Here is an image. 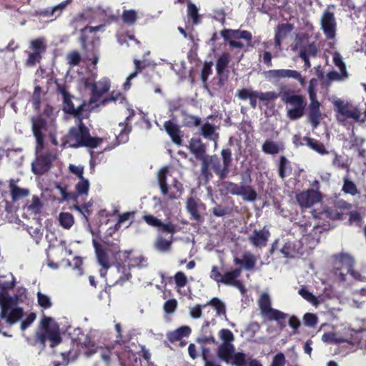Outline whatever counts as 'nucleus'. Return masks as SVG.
I'll list each match as a JSON object with an SVG mask.
<instances>
[{"mask_svg":"<svg viewBox=\"0 0 366 366\" xmlns=\"http://www.w3.org/2000/svg\"><path fill=\"white\" fill-rule=\"evenodd\" d=\"M47 340H49L51 347H55L61 342L62 337L59 325L53 318L44 316L40 321L38 330L35 333L34 342L44 349Z\"/></svg>","mask_w":366,"mask_h":366,"instance_id":"nucleus-1","label":"nucleus"},{"mask_svg":"<svg viewBox=\"0 0 366 366\" xmlns=\"http://www.w3.org/2000/svg\"><path fill=\"white\" fill-rule=\"evenodd\" d=\"M97 74L93 72V111L100 107H104L111 102H116L119 99H124L125 97L121 92L112 91L108 97H104L111 87V80L104 76L98 81H95Z\"/></svg>","mask_w":366,"mask_h":366,"instance_id":"nucleus-2","label":"nucleus"},{"mask_svg":"<svg viewBox=\"0 0 366 366\" xmlns=\"http://www.w3.org/2000/svg\"><path fill=\"white\" fill-rule=\"evenodd\" d=\"M131 253L127 251H119L116 254V267L119 274V278L116 280V284L123 285L132 277L130 272L131 267L137 266L144 267L147 265V260L145 257L139 256L133 259L134 263H131Z\"/></svg>","mask_w":366,"mask_h":366,"instance_id":"nucleus-3","label":"nucleus"},{"mask_svg":"<svg viewBox=\"0 0 366 366\" xmlns=\"http://www.w3.org/2000/svg\"><path fill=\"white\" fill-rule=\"evenodd\" d=\"M82 119H79L78 127H71L69 129L65 139L62 140L61 147L64 148L67 144L74 148L86 146L92 156V137L89 129L83 124ZM89 164L92 166V158L89 160Z\"/></svg>","mask_w":366,"mask_h":366,"instance_id":"nucleus-4","label":"nucleus"},{"mask_svg":"<svg viewBox=\"0 0 366 366\" xmlns=\"http://www.w3.org/2000/svg\"><path fill=\"white\" fill-rule=\"evenodd\" d=\"M251 182L252 179L249 174L247 175V181L242 182L240 184L230 181H224L221 184L222 192L225 194L240 196L247 202H254L257 198V193L250 184Z\"/></svg>","mask_w":366,"mask_h":366,"instance_id":"nucleus-5","label":"nucleus"},{"mask_svg":"<svg viewBox=\"0 0 366 366\" xmlns=\"http://www.w3.org/2000/svg\"><path fill=\"white\" fill-rule=\"evenodd\" d=\"M280 98L283 102L293 107L287 110V117L290 119L295 120L304 115L307 104L303 96L296 94L294 91L282 89L280 91Z\"/></svg>","mask_w":366,"mask_h":366,"instance_id":"nucleus-6","label":"nucleus"},{"mask_svg":"<svg viewBox=\"0 0 366 366\" xmlns=\"http://www.w3.org/2000/svg\"><path fill=\"white\" fill-rule=\"evenodd\" d=\"M58 154L56 149H46L43 152L35 154V159L31 163V171L36 175H43L47 173L56 160Z\"/></svg>","mask_w":366,"mask_h":366,"instance_id":"nucleus-7","label":"nucleus"},{"mask_svg":"<svg viewBox=\"0 0 366 366\" xmlns=\"http://www.w3.org/2000/svg\"><path fill=\"white\" fill-rule=\"evenodd\" d=\"M57 92L62 95L63 98V111L69 114L74 115L78 119L88 118L89 117V111L86 107L89 106L84 103L79 105L76 108L74 107L71 99V96L67 91L64 84H57Z\"/></svg>","mask_w":366,"mask_h":366,"instance_id":"nucleus-8","label":"nucleus"},{"mask_svg":"<svg viewBox=\"0 0 366 366\" xmlns=\"http://www.w3.org/2000/svg\"><path fill=\"white\" fill-rule=\"evenodd\" d=\"M93 247L95 249L97 262L102 267L100 272L101 275L103 276L111 266L109 256L114 254L116 257L118 252L115 251V244L110 242H99L93 239Z\"/></svg>","mask_w":366,"mask_h":366,"instance_id":"nucleus-9","label":"nucleus"},{"mask_svg":"<svg viewBox=\"0 0 366 366\" xmlns=\"http://www.w3.org/2000/svg\"><path fill=\"white\" fill-rule=\"evenodd\" d=\"M14 304L13 298L7 293H0L1 317L6 320L10 325L19 320L24 313L23 309L21 307L11 309Z\"/></svg>","mask_w":366,"mask_h":366,"instance_id":"nucleus-10","label":"nucleus"},{"mask_svg":"<svg viewBox=\"0 0 366 366\" xmlns=\"http://www.w3.org/2000/svg\"><path fill=\"white\" fill-rule=\"evenodd\" d=\"M355 259L347 253H339L333 255V272L339 276L342 281L345 280V276L355 265Z\"/></svg>","mask_w":366,"mask_h":366,"instance_id":"nucleus-11","label":"nucleus"},{"mask_svg":"<svg viewBox=\"0 0 366 366\" xmlns=\"http://www.w3.org/2000/svg\"><path fill=\"white\" fill-rule=\"evenodd\" d=\"M242 269L237 267L231 271H227L222 274L218 266L213 265L209 274V277L218 285L223 284L232 286L241 275Z\"/></svg>","mask_w":366,"mask_h":366,"instance_id":"nucleus-12","label":"nucleus"},{"mask_svg":"<svg viewBox=\"0 0 366 366\" xmlns=\"http://www.w3.org/2000/svg\"><path fill=\"white\" fill-rule=\"evenodd\" d=\"M334 9V5H330L324 11L320 19L321 28L328 39H333L336 35L337 22L335 14L330 9Z\"/></svg>","mask_w":366,"mask_h":366,"instance_id":"nucleus-13","label":"nucleus"},{"mask_svg":"<svg viewBox=\"0 0 366 366\" xmlns=\"http://www.w3.org/2000/svg\"><path fill=\"white\" fill-rule=\"evenodd\" d=\"M322 198L321 193L314 189H308L297 194L296 196L298 204L301 207L305 208L312 207L314 204L321 202Z\"/></svg>","mask_w":366,"mask_h":366,"instance_id":"nucleus-14","label":"nucleus"},{"mask_svg":"<svg viewBox=\"0 0 366 366\" xmlns=\"http://www.w3.org/2000/svg\"><path fill=\"white\" fill-rule=\"evenodd\" d=\"M309 94V98L310 100V103L309 104V113L308 117L310 123L312 124L313 128H317V126L320 123L321 119V112L320 109V103L317 100L316 91H307Z\"/></svg>","mask_w":366,"mask_h":366,"instance_id":"nucleus-15","label":"nucleus"},{"mask_svg":"<svg viewBox=\"0 0 366 366\" xmlns=\"http://www.w3.org/2000/svg\"><path fill=\"white\" fill-rule=\"evenodd\" d=\"M222 34L225 40L229 41L230 46H243L242 43L236 41L238 39H244L247 43H250L252 40V34L246 30L225 29L222 31Z\"/></svg>","mask_w":366,"mask_h":366,"instance_id":"nucleus-16","label":"nucleus"},{"mask_svg":"<svg viewBox=\"0 0 366 366\" xmlns=\"http://www.w3.org/2000/svg\"><path fill=\"white\" fill-rule=\"evenodd\" d=\"M336 111L345 118L360 122V112L356 107L338 99L334 102Z\"/></svg>","mask_w":366,"mask_h":366,"instance_id":"nucleus-17","label":"nucleus"},{"mask_svg":"<svg viewBox=\"0 0 366 366\" xmlns=\"http://www.w3.org/2000/svg\"><path fill=\"white\" fill-rule=\"evenodd\" d=\"M134 115V112L132 110L131 114L127 117L124 122H121L119 126L122 129L118 135L116 136L115 142L112 144H109L104 149V151H109L115 148L120 144L126 143L129 140V134L132 131V126L127 122L129 119Z\"/></svg>","mask_w":366,"mask_h":366,"instance_id":"nucleus-18","label":"nucleus"},{"mask_svg":"<svg viewBox=\"0 0 366 366\" xmlns=\"http://www.w3.org/2000/svg\"><path fill=\"white\" fill-rule=\"evenodd\" d=\"M269 237L270 232L267 226H264L262 229H254L248 241L253 247L261 249L267 246Z\"/></svg>","mask_w":366,"mask_h":366,"instance_id":"nucleus-19","label":"nucleus"},{"mask_svg":"<svg viewBox=\"0 0 366 366\" xmlns=\"http://www.w3.org/2000/svg\"><path fill=\"white\" fill-rule=\"evenodd\" d=\"M188 149L197 159H202L208 157L206 154L207 146L202 142L200 138L192 137L189 141Z\"/></svg>","mask_w":366,"mask_h":366,"instance_id":"nucleus-20","label":"nucleus"},{"mask_svg":"<svg viewBox=\"0 0 366 366\" xmlns=\"http://www.w3.org/2000/svg\"><path fill=\"white\" fill-rule=\"evenodd\" d=\"M164 128L167 134L171 138L173 143L178 146L182 145V138L181 135L180 127L171 120H167L164 123Z\"/></svg>","mask_w":366,"mask_h":366,"instance_id":"nucleus-21","label":"nucleus"},{"mask_svg":"<svg viewBox=\"0 0 366 366\" xmlns=\"http://www.w3.org/2000/svg\"><path fill=\"white\" fill-rule=\"evenodd\" d=\"M267 76L269 78L276 79H280L282 78H292L298 80L300 83H303L304 81V79L300 72L291 69L269 70L267 71Z\"/></svg>","mask_w":366,"mask_h":366,"instance_id":"nucleus-22","label":"nucleus"},{"mask_svg":"<svg viewBox=\"0 0 366 366\" xmlns=\"http://www.w3.org/2000/svg\"><path fill=\"white\" fill-rule=\"evenodd\" d=\"M92 12L89 10L84 11V12L75 16L71 22V25L75 30H82L84 28L92 27Z\"/></svg>","mask_w":366,"mask_h":366,"instance_id":"nucleus-23","label":"nucleus"},{"mask_svg":"<svg viewBox=\"0 0 366 366\" xmlns=\"http://www.w3.org/2000/svg\"><path fill=\"white\" fill-rule=\"evenodd\" d=\"M294 29V26L290 23L279 24L275 29V46H281L282 41L285 39Z\"/></svg>","mask_w":366,"mask_h":366,"instance_id":"nucleus-24","label":"nucleus"},{"mask_svg":"<svg viewBox=\"0 0 366 366\" xmlns=\"http://www.w3.org/2000/svg\"><path fill=\"white\" fill-rule=\"evenodd\" d=\"M209 166L219 179H224L228 176V172L224 169V164H221L219 157L216 155L208 156Z\"/></svg>","mask_w":366,"mask_h":366,"instance_id":"nucleus-25","label":"nucleus"},{"mask_svg":"<svg viewBox=\"0 0 366 366\" xmlns=\"http://www.w3.org/2000/svg\"><path fill=\"white\" fill-rule=\"evenodd\" d=\"M289 317V315L279 310L275 309L267 315L265 318L268 321H275L280 330H283L286 327V320Z\"/></svg>","mask_w":366,"mask_h":366,"instance_id":"nucleus-26","label":"nucleus"},{"mask_svg":"<svg viewBox=\"0 0 366 366\" xmlns=\"http://www.w3.org/2000/svg\"><path fill=\"white\" fill-rule=\"evenodd\" d=\"M257 259L255 256L249 252L243 254L242 259L235 257L234 263L235 265H242L246 270H252L256 264Z\"/></svg>","mask_w":366,"mask_h":366,"instance_id":"nucleus-27","label":"nucleus"},{"mask_svg":"<svg viewBox=\"0 0 366 366\" xmlns=\"http://www.w3.org/2000/svg\"><path fill=\"white\" fill-rule=\"evenodd\" d=\"M285 149L282 142H276L272 140H266L262 146V150L267 154H277Z\"/></svg>","mask_w":366,"mask_h":366,"instance_id":"nucleus-28","label":"nucleus"},{"mask_svg":"<svg viewBox=\"0 0 366 366\" xmlns=\"http://www.w3.org/2000/svg\"><path fill=\"white\" fill-rule=\"evenodd\" d=\"M234 352V347L232 344H222L217 350L218 357L226 362H229Z\"/></svg>","mask_w":366,"mask_h":366,"instance_id":"nucleus-29","label":"nucleus"},{"mask_svg":"<svg viewBox=\"0 0 366 366\" xmlns=\"http://www.w3.org/2000/svg\"><path fill=\"white\" fill-rule=\"evenodd\" d=\"M183 192V184L178 179H174L171 187H168V194L166 195L169 199L173 200L179 198Z\"/></svg>","mask_w":366,"mask_h":366,"instance_id":"nucleus-30","label":"nucleus"},{"mask_svg":"<svg viewBox=\"0 0 366 366\" xmlns=\"http://www.w3.org/2000/svg\"><path fill=\"white\" fill-rule=\"evenodd\" d=\"M259 307L261 311V314L266 317L269 315L272 311L275 309L271 307V300L268 294L263 293L259 300Z\"/></svg>","mask_w":366,"mask_h":366,"instance_id":"nucleus-31","label":"nucleus"},{"mask_svg":"<svg viewBox=\"0 0 366 366\" xmlns=\"http://www.w3.org/2000/svg\"><path fill=\"white\" fill-rule=\"evenodd\" d=\"M305 140L306 145L318 154L321 155H325L329 153V152L326 149L324 144L321 142L309 137H305Z\"/></svg>","mask_w":366,"mask_h":366,"instance_id":"nucleus-32","label":"nucleus"},{"mask_svg":"<svg viewBox=\"0 0 366 366\" xmlns=\"http://www.w3.org/2000/svg\"><path fill=\"white\" fill-rule=\"evenodd\" d=\"M9 188L11 191V199L13 202H16L20 199L28 196L29 194L28 189L20 188L16 186L13 179L10 181Z\"/></svg>","mask_w":366,"mask_h":366,"instance_id":"nucleus-33","label":"nucleus"},{"mask_svg":"<svg viewBox=\"0 0 366 366\" xmlns=\"http://www.w3.org/2000/svg\"><path fill=\"white\" fill-rule=\"evenodd\" d=\"M186 208L192 219L196 221L201 220L202 217L198 211V203L194 197H190L187 199Z\"/></svg>","mask_w":366,"mask_h":366,"instance_id":"nucleus-34","label":"nucleus"},{"mask_svg":"<svg viewBox=\"0 0 366 366\" xmlns=\"http://www.w3.org/2000/svg\"><path fill=\"white\" fill-rule=\"evenodd\" d=\"M291 172L292 168L288 159L284 156L280 157L278 164V174L280 177L284 179L290 174Z\"/></svg>","mask_w":366,"mask_h":366,"instance_id":"nucleus-35","label":"nucleus"},{"mask_svg":"<svg viewBox=\"0 0 366 366\" xmlns=\"http://www.w3.org/2000/svg\"><path fill=\"white\" fill-rule=\"evenodd\" d=\"M183 117V125L188 128H194L200 126L201 124V119L199 117L189 114L186 112L183 111L182 112Z\"/></svg>","mask_w":366,"mask_h":366,"instance_id":"nucleus-36","label":"nucleus"},{"mask_svg":"<svg viewBox=\"0 0 366 366\" xmlns=\"http://www.w3.org/2000/svg\"><path fill=\"white\" fill-rule=\"evenodd\" d=\"M213 63L212 61H204L201 69L200 76L203 87L208 89V78L212 73Z\"/></svg>","mask_w":366,"mask_h":366,"instance_id":"nucleus-37","label":"nucleus"},{"mask_svg":"<svg viewBox=\"0 0 366 366\" xmlns=\"http://www.w3.org/2000/svg\"><path fill=\"white\" fill-rule=\"evenodd\" d=\"M80 181L76 184L75 189L76 191L74 192L76 195V202L77 203V200L80 196L82 195H88V192L89 189V182L88 179L84 178L79 179Z\"/></svg>","mask_w":366,"mask_h":366,"instance_id":"nucleus-38","label":"nucleus"},{"mask_svg":"<svg viewBox=\"0 0 366 366\" xmlns=\"http://www.w3.org/2000/svg\"><path fill=\"white\" fill-rule=\"evenodd\" d=\"M212 306L217 312V315H225L226 313V307L224 303L221 301L217 297H213L209 301H208L206 304L203 305V307H206L207 306Z\"/></svg>","mask_w":366,"mask_h":366,"instance_id":"nucleus-39","label":"nucleus"},{"mask_svg":"<svg viewBox=\"0 0 366 366\" xmlns=\"http://www.w3.org/2000/svg\"><path fill=\"white\" fill-rule=\"evenodd\" d=\"M74 209L78 211L82 216V218L84 219L86 222H89V218L92 213V203L88 202L86 203H84L81 204H79V201L77 200V203L74 202Z\"/></svg>","mask_w":366,"mask_h":366,"instance_id":"nucleus-40","label":"nucleus"},{"mask_svg":"<svg viewBox=\"0 0 366 366\" xmlns=\"http://www.w3.org/2000/svg\"><path fill=\"white\" fill-rule=\"evenodd\" d=\"M169 172L167 167L162 168L158 172V184L163 194H168V184L167 183V176Z\"/></svg>","mask_w":366,"mask_h":366,"instance_id":"nucleus-41","label":"nucleus"},{"mask_svg":"<svg viewBox=\"0 0 366 366\" xmlns=\"http://www.w3.org/2000/svg\"><path fill=\"white\" fill-rule=\"evenodd\" d=\"M56 188L59 190L61 197L59 199V202H76V195L74 192H68V187L66 185L61 186L60 184L56 185Z\"/></svg>","mask_w":366,"mask_h":366,"instance_id":"nucleus-42","label":"nucleus"},{"mask_svg":"<svg viewBox=\"0 0 366 366\" xmlns=\"http://www.w3.org/2000/svg\"><path fill=\"white\" fill-rule=\"evenodd\" d=\"M201 134L210 140H215L218 137V134L215 133L214 127L208 122L202 126Z\"/></svg>","mask_w":366,"mask_h":366,"instance_id":"nucleus-43","label":"nucleus"},{"mask_svg":"<svg viewBox=\"0 0 366 366\" xmlns=\"http://www.w3.org/2000/svg\"><path fill=\"white\" fill-rule=\"evenodd\" d=\"M229 62V54L223 53L217 60L216 62V70L217 75L225 73V69L228 66Z\"/></svg>","mask_w":366,"mask_h":366,"instance_id":"nucleus-44","label":"nucleus"},{"mask_svg":"<svg viewBox=\"0 0 366 366\" xmlns=\"http://www.w3.org/2000/svg\"><path fill=\"white\" fill-rule=\"evenodd\" d=\"M47 122L46 120L38 117L32 119V132L33 134H43L42 131L46 129Z\"/></svg>","mask_w":366,"mask_h":366,"instance_id":"nucleus-45","label":"nucleus"},{"mask_svg":"<svg viewBox=\"0 0 366 366\" xmlns=\"http://www.w3.org/2000/svg\"><path fill=\"white\" fill-rule=\"evenodd\" d=\"M342 191L345 194L355 196L358 194V189L356 184L350 179L345 177L343 179V185Z\"/></svg>","mask_w":366,"mask_h":366,"instance_id":"nucleus-46","label":"nucleus"},{"mask_svg":"<svg viewBox=\"0 0 366 366\" xmlns=\"http://www.w3.org/2000/svg\"><path fill=\"white\" fill-rule=\"evenodd\" d=\"M149 51L144 52L142 60L134 59V64L135 69L132 73H136V76L139 73L142 72L144 68L150 65L149 61H148V59H146V55H149Z\"/></svg>","mask_w":366,"mask_h":366,"instance_id":"nucleus-47","label":"nucleus"},{"mask_svg":"<svg viewBox=\"0 0 366 366\" xmlns=\"http://www.w3.org/2000/svg\"><path fill=\"white\" fill-rule=\"evenodd\" d=\"M221 157L222 159V164L224 166V169H226L229 173V168L232 165V153L230 148H224L221 151Z\"/></svg>","mask_w":366,"mask_h":366,"instance_id":"nucleus-48","label":"nucleus"},{"mask_svg":"<svg viewBox=\"0 0 366 366\" xmlns=\"http://www.w3.org/2000/svg\"><path fill=\"white\" fill-rule=\"evenodd\" d=\"M35 51L29 55L27 64L34 66L39 63L41 59V53L44 51L46 47H34Z\"/></svg>","mask_w":366,"mask_h":366,"instance_id":"nucleus-49","label":"nucleus"},{"mask_svg":"<svg viewBox=\"0 0 366 366\" xmlns=\"http://www.w3.org/2000/svg\"><path fill=\"white\" fill-rule=\"evenodd\" d=\"M60 225L65 229H69L74 224V217L69 212H61L59 216Z\"/></svg>","mask_w":366,"mask_h":366,"instance_id":"nucleus-50","label":"nucleus"},{"mask_svg":"<svg viewBox=\"0 0 366 366\" xmlns=\"http://www.w3.org/2000/svg\"><path fill=\"white\" fill-rule=\"evenodd\" d=\"M347 141L348 144L345 146V148L349 149L359 148L362 145L364 142V139L356 136L353 130L352 131V133L350 135V139Z\"/></svg>","mask_w":366,"mask_h":366,"instance_id":"nucleus-51","label":"nucleus"},{"mask_svg":"<svg viewBox=\"0 0 366 366\" xmlns=\"http://www.w3.org/2000/svg\"><path fill=\"white\" fill-rule=\"evenodd\" d=\"M109 9H104L101 7H97L93 11V14L94 15L93 18L99 16L100 20L105 22H109L110 19H114V17L109 14Z\"/></svg>","mask_w":366,"mask_h":366,"instance_id":"nucleus-52","label":"nucleus"},{"mask_svg":"<svg viewBox=\"0 0 366 366\" xmlns=\"http://www.w3.org/2000/svg\"><path fill=\"white\" fill-rule=\"evenodd\" d=\"M172 240H167L162 237L157 238L155 242V248L160 252H167L171 249Z\"/></svg>","mask_w":366,"mask_h":366,"instance_id":"nucleus-53","label":"nucleus"},{"mask_svg":"<svg viewBox=\"0 0 366 366\" xmlns=\"http://www.w3.org/2000/svg\"><path fill=\"white\" fill-rule=\"evenodd\" d=\"M298 293L305 300L312 303L313 305L317 306L319 304L317 298L308 290L305 288H301L299 290Z\"/></svg>","mask_w":366,"mask_h":366,"instance_id":"nucleus-54","label":"nucleus"},{"mask_svg":"<svg viewBox=\"0 0 366 366\" xmlns=\"http://www.w3.org/2000/svg\"><path fill=\"white\" fill-rule=\"evenodd\" d=\"M201 163V174L203 176L204 179L207 182L212 179V174L209 171V166L208 162V157L199 159Z\"/></svg>","mask_w":366,"mask_h":366,"instance_id":"nucleus-55","label":"nucleus"},{"mask_svg":"<svg viewBox=\"0 0 366 366\" xmlns=\"http://www.w3.org/2000/svg\"><path fill=\"white\" fill-rule=\"evenodd\" d=\"M232 364L234 366H246V355L243 352H234L232 357Z\"/></svg>","mask_w":366,"mask_h":366,"instance_id":"nucleus-56","label":"nucleus"},{"mask_svg":"<svg viewBox=\"0 0 366 366\" xmlns=\"http://www.w3.org/2000/svg\"><path fill=\"white\" fill-rule=\"evenodd\" d=\"M212 212L214 216L220 217L229 214L232 212V209L228 207L217 204L212 208Z\"/></svg>","mask_w":366,"mask_h":366,"instance_id":"nucleus-57","label":"nucleus"},{"mask_svg":"<svg viewBox=\"0 0 366 366\" xmlns=\"http://www.w3.org/2000/svg\"><path fill=\"white\" fill-rule=\"evenodd\" d=\"M137 13L134 10H126L122 14V20L128 24H133L137 21Z\"/></svg>","mask_w":366,"mask_h":366,"instance_id":"nucleus-58","label":"nucleus"},{"mask_svg":"<svg viewBox=\"0 0 366 366\" xmlns=\"http://www.w3.org/2000/svg\"><path fill=\"white\" fill-rule=\"evenodd\" d=\"M362 217L357 211H351L349 212L348 222L350 225L355 224L358 227L362 226Z\"/></svg>","mask_w":366,"mask_h":366,"instance_id":"nucleus-59","label":"nucleus"},{"mask_svg":"<svg viewBox=\"0 0 366 366\" xmlns=\"http://www.w3.org/2000/svg\"><path fill=\"white\" fill-rule=\"evenodd\" d=\"M333 61L335 64L340 69V73L344 77L347 76V73L346 71V66L345 63L342 61V56L338 53H335L333 56Z\"/></svg>","mask_w":366,"mask_h":366,"instance_id":"nucleus-60","label":"nucleus"},{"mask_svg":"<svg viewBox=\"0 0 366 366\" xmlns=\"http://www.w3.org/2000/svg\"><path fill=\"white\" fill-rule=\"evenodd\" d=\"M37 301L39 305L44 309H49L52 305L49 297L40 292L37 293Z\"/></svg>","mask_w":366,"mask_h":366,"instance_id":"nucleus-61","label":"nucleus"},{"mask_svg":"<svg viewBox=\"0 0 366 366\" xmlns=\"http://www.w3.org/2000/svg\"><path fill=\"white\" fill-rule=\"evenodd\" d=\"M174 280L175 285L179 288L184 287L188 282L187 276L182 271H179L174 274Z\"/></svg>","mask_w":366,"mask_h":366,"instance_id":"nucleus-62","label":"nucleus"},{"mask_svg":"<svg viewBox=\"0 0 366 366\" xmlns=\"http://www.w3.org/2000/svg\"><path fill=\"white\" fill-rule=\"evenodd\" d=\"M220 339L224 342L222 344H231L234 339L233 333L229 329H222L219 332Z\"/></svg>","mask_w":366,"mask_h":366,"instance_id":"nucleus-63","label":"nucleus"},{"mask_svg":"<svg viewBox=\"0 0 366 366\" xmlns=\"http://www.w3.org/2000/svg\"><path fill=\"white\" fill-rule=\"evenodd\" d=\"M304 324L310 327H314L317 324V317L313 313H305L303 316Z\"/></svg>","mask_w":366,"mask_h":366,"instance_id":"nucleus-64","label":"nucleus"}]
</instances>
